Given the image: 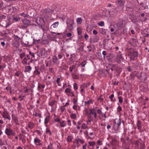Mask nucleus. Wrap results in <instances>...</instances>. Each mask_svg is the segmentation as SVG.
I'll return each mask as SVG.
<instances>
[{
	"label": "nucleus",
	"mask_w": 149,
	"mask_h": 149,
	"mask_svg": "<svg viewBox=\"0 0 149 149\" xmlns=\"http://www.w3.org/2000/svg\"><path fill=\"white\" fill-rule=\"evenodd\" d=\"M126 52L128 53L131 61L134 60L135 58L138 56V52L134 48H126Z\"/></svg>",
	"instance_id": "obj_1"
},
{
	"label": "nucleus",
	"mask_w": 149,
	"mask_h": 149,
	"mask_svg": "<svg viewBox=\"0 0 149 149\" xmlns=\"http://www.w3.org/2000/svg\"><path fill=\"white\" fill-rule=\"evenodd\" d=\"M125 2V0H116V3L118 5L120 6L121 8L119 9V10H118V7H117L116 8V11L118 12H120L123 9V6H124V3Z\"/></svg>",
	"instance_id": "obj_2"
},
{
	"label": "nucleus",
	"mask_w": 149,
	"mask_h": 149,
	"mask_svg": "<svg viewBox=\"0 0 149 149\" xmlns=\"http://www.w3.org/2000/svg\"><path fill=\"white\" fill-rule=\"evenodd\" d=\"M74 20L71 19H68L66 22V24L68 29L70 31L73 30V25L74 24Z\"/></svg>",
	"instance_id": "obj_3"
},
{
	"label": "nucleus",
	"mask_w": 149,
	"mask_h": 149,
	"mask_svg": "<svg viewBox=\"0 0 149 149\" xmlns=\"http://www.w3.org/2000/svg\"><path fill=\"white\" fill-rule=\"evenodd\" d=\"M2 117L5 119H7L9 120H11V118L9 113L6 111H5L3 112L2 114Z\"/></svg>",
	"instance_id": "obj_4"
},
{
	"label": "nucleus",
	"mask_w": 149,
	"mask_h": 149,
	"mask_svg": "<svg viewBox=\"0 0 149 149\" xmlns=\"http://www.w3.org/2000/svg\"><path fill=\"white\" fill-rule=\"evenodd\" d=\"M40 54L41 56L43 57H45L47 54V51L45 50V49H42L40 51Z\"/></svg>",
	"instance_id": "obj_5"
},
{
	"label": "nucleus",
	"mask_w": 149,
	"mask_h": 149,
	"mask_svg": "<svg viewBox=\"0 0 149 149\" xmlns=\"http://www.w3.org/2000/svg\"><path fill=\"white\" fill-rule=\"evenodd\" d=\"M131 41L133 42V46H138L139 45V43L138 42V40L135 38H132Z\"/></svg>",
	"instance_id": "obj_6"
},
{
	"label": "nucleus",
	"mask_w": 149,
	"mask_h": 149,
	"mask_svg": "<svg viewBox=\"0 0 149 149\" xmlns=\"http://www.w3.org/2000/svg\"><path fill=\"white\" fill-rule=\"evenodd\" d=\"M146 74L145 73H143V74L142 72H141L139 75L138 76V78L142 80H143L144 81H145L146 79Z\"/></svg>",
	"instance_id": "obj_7"
},
{
	"label": "nucleus",
	"mask_w": 149,
	"mask_h": 149,
	"mask_svg": "<svg viewBox=\"0 0 149 149\" xmlns=\"http://www.w3.org/2000/svg\"><path fill=\"white\" fill-rule=\"evenodd\" d=\"M130 19L132 22L135 23L137 22V18L136 16L133 15H130Z\"/></svg>",
	"instance_id": "obj_8"
},
{
	"label": "nucleus",
	"mask_w": 149,
	"mask_h": 149,
	"mask_svg": "<svg viewBox=\"0 0 149 149\" xmlns=\"http://www.w3.org/2000/svg\"><path fill=\"white\" fill-rule=\"evenodd\" d=\"M22 21L23 23L27 25V26L30 25V21L26 19H22Z\"/></svg>",
	"instance_id": "obj_9"
},
{
	"label": "nucleus",
	"mask_w": 149,
	"mask_h": 149,
	"mask_svg": "<svg viewBox=\"0 0 149 149\" xmlns=\"http://www.w3.org/2000/svg\"><path fill=\"white\" fill-rule=\"evenodd\" d=\"M36 23L38 25L40 26L42 24H43L45 23V22L43 18L40 17L38 21L37 20Z\"/></svg>",
	"instance_id": "obj_10"
},
{
	"label": "nucleus",
	"mask_w": 149,
	"mask_h": 149,
	"mask_svg": "<svg viewBox=\"0 0 149 149\" xmlns=\"http://www.w3.org/2000/svg\"><path fill=\"white\" fill-rule=\"evenodd\" d=\"M13 130L10 128H7L5 130V133L8 136L11 135V134Z\"/></svg>",
	"instance_id": "obj_11"
},
{
	"label": "nucleus",
	"mask_w": 149,
	"mask_h": 149,
	"mask_svg": "<svg viewBox=\"0 0 149 149\" xmlns=\"http://www.w3.org/2000/svg\"><path fill=\"white\" fill-rule=\"evenodd\" d=\"M41 141L38 139L36 138L34 139V142L35 144L37 146H41L42 143H40Z\"/></svg>",
	"instance_id": "obj_12"
},
{
	"label": "nucleus",
	"mask_w": 149,
	"mask_h": 149,
	"mask_svg": "<svg viewBox=\"0 0 149 149\" xmlns=\"http://www.w3.org/2000/svg\"><path fill=\"white\" fill-rule=\"evenodd\" d=\"M19 136L20 139H21V141L22 143H24L26 142V140L25 139V136L22 133H20L19 134Z\"/></svg>",
	"instance_id": "obj_13"
},
{
	"label": "nucleus",
	"mask_w": 149,
	"mask_h": 149,
	"mask_svg": "<svg viewBox=\"0 0 149 149\" xmlns=\"http://www.w3.org/2000/svg\"><path fill=\"white\" fill-rule=\"evenodd\" d=\"M121 120L120 118L119 119H116L114 120V123H115L117 125H118L119 126L121 124Z\"/></svg>",
	"instance_id": "obj_14"
},
{
	"label": "nucleus",
	"mask_w": 149,
	"mask_h": 149,
	"mask_svg": "<svg viewBox=\"0 0 149 149\" xmlns=\"http://www.w3.org/2000/svg\"><path fill=\"white\" fill-rule=\"evenodd\" d=\"M41 28L44 31H47L48 29V28L47 26L45 25V23L40 26Z\"/></svg>",
	"instance_id": "obj_15"
},
{
	"label": "nucleus",
	"mask_w": 149,
	"mask_h": 149,
	"mask_svg": "<svg viewBox=\"0 0 149 149\" xmlns=\"http://www.w3.org/2000/svg\"><path fill=\"white\" fill-rule=\"evenodd\" d=\"M59 24L58 22H57L53 23L51 25V28H56L58 26Z\"/></svg>",
	"instance_id": "obj_16"
},
{
	"label": "nucleus",
	"mask_w": 149,
	"mask_h": 149,
	"mask_svg": "<svg viewBox=\"0 0 149 149\" xmlns=\"http://www.w3.org/2000/svg\"><path fill=\"white\" fill-rule=\"evenodd\" d=\"M45 87V85L44 84L42 85L40 84H38V90L40 91H43V90L42 89V88H44Z\"/></svg>",
	"instance_id": "obj_17"
},
{
	"label": "nucleus",
	"mask_w": 149,
	"mask_h": 149,
	"mask_svg": "<svg viewBox=\"0 0 149 149\" xmlns=\"http://www.w3.org/2000/svg\"><path fill=\"white\" fill-rule=\"evenodd\" d=\"M31 67L29 66H27L25 68L24 71L25 72H30L31 70Z\"/></svg>",
	"instance_id": "obj_18"
},
{
	"label": "nucleus",
	"mask_w": 149,
	"mask_h": 149,
	"mask_svg": "<svg viewBox=\"0 0 149 149\" xmlns=\"http://www.w3.org/2000/svg\"><path fill=\"white\" fill-rule=\"evenodd\" d=\"M110 70L109 69L108 70H107L106 72L108 74V75L109 76V77L111 78L112 76V73L113 72L112 71H110Z\"/></svg>",
	"instance_id": "obj_19"
},
{
	"label": "nucleus",
	"mask_w": 149,
	"mask_h": 149,
	"mask_svg": "<svg viewBox=\"0 0 149 149\" xmlns=\"http://www.w3.org/2000/svg\"><path fill=\"white\" fill-rule=\"evenodd\" d=\"M136 125L138 127V129H141L142 127L141 125V121L140 120H138Z\"/></svg>",
	"instance_id": "obj_20"
},
{
	"label": "nucleus",
	"mask_w": 149,
	"mask_h": 149,
	"mask_svg": "<svg viewBox=\"0 0 149 149\" xmlns=\"http://www.w3.org/2000/svg\"><path fill=\"white\" fill-rule=\"evenodd\" d=\"M76 22L77 24H80L82 22V19L81 17L77 18L76 19Z\"/></svg>",
	"instance_id": "obj_21"
},
{
	"label": "nucleus",
	"mask_w": 149,
	"mask_h": 149,
	"mask_svg": "<svg viewBox=\"0 0 149 149\" xmlns=\"http://www.w3.org/2000/svg\"><path fill=\"white\" fill-rule=\"evenodd\" d=\"M117 140L115 139H113L110 142L112 146H114L117 142Z\"/></svg>",
	"instance_id": "obj_22"
},
{
	"label": "nucleus",
	"mask_w": 149,
	"mask_h": 149,
	"mask_svg": "<svg viewBox=\"0 0 149 149\" xmlns=\"http://www.w3.org/2000/svg\"><path fill=\"white\" fill-rule=\"evenodd\" d=\"M140 149H144L145 148V145L144 143H141L139 145Z\"/></svg>",
	"instance_id": "obj_23"
},
{
	"label": "nucleus",
	"mask_w": 149,
	"mask_h": 149,
	"mask_svg": "<svg viewBox=\"0 0 149 149\" xmlns=\"http://www.w3.org/2000/svg\"><path fill=\"white\" fill-rule=\"evenodd\" d=\"M34 75H38L40 74V72L38 70H35L33 72Z\"/></svg>",
	"instance_id": "obj_24"
},
{
	"label": "nucleus",
	"mask_w": 149,
	"mask_h": 149,
	"mask_svg": "<svg viewBox=\"0 0 149 149\" xmlns=\"http://www.w3.org/2000/svg\"><path fill=\"white\" fill-rule=\"evenodd\" d=\"M89 146H92L93 148H94V146L95 145V143L94 141L93 142H88Z\"/></svg>",
	"instance_id": "obj_25"
},
{
	"label": "nucleus",
	"mask_w": 149,
	"mask_h": 149,
	"mask_svg": "<svg viewBox=\"0 0 149 149\" xmlns=\"http://www.w3.org/2000/svg\"><path fill=\"white\" fill-rule=\"evenodd\" d=\"M50 119V117L49 116H47L45 120V124H46L48 123Z\"/></svg>",
	"instance_id": "obj_26"
},
{
	"label": "nucleus",
	"mask_w": 149,
	"mask_h": 149,
	"mask_svg": "<svg viewBox=\"0 0 149 149\" xmlns=\"http://www.w3.org/2000/svg\"><path fill=\"white\" fill-rule=\"evenodd\" d=\"M29 127L30 128H32L34 126V124L31 122H29L28 125Z\"/></svg>",
	"instance_id": "obj_27"
},
{
	"label": "nucleus",
	"mask_w": 149,
	"mask_h": 149,
	"mask_svg": "<svg viewBox=\"0 0 149 149\" xmlns=\"http://www.w3.org/2000/svg\"><path fill=\"white\" fill-rule=\"evenodd\" d=\"M13 120H14V121L18 125V120L17 119V118L15 116V117L13 118H12Z\"/></svg>",
	"instance_id": "obj_28"
},
{
	"label": "nucleus",
	"mask_w": 149,
	"mask_h": 149,
	"mask_svg": "<svg viewBox=\"0 0 149 149\" xmlns=\"http://www.w3.org/2000/svg\"><path fill=\"white\" fill-rule=\"evenodd\" d=\"M90 113L88 115V116L89 117H90L91 118V114H92V115H94V114L95 113V111H92V109L90 110Z\"/></svg>",
	"instance_id": "obj_29"
},
{
	"label": "nucleus",
	"mask_w": 149,
	"mask_h": 149,
	"mask_svg": "<svg viewBox=\"0 0 149 149\" xmlns=\"http://www.w3.org/2000/svg\"><path fill=\"white\" fill-rule=\"evenodd\" d=\"M119 126L118 125H117L115 123H114V125H113V128L114 130L116 131L117 130L118 128H119Z\"/></svg>",
	"instance_id": "obj_30"
},
{
	"label": "nucleus",
	"mask_w": 149,
	"mask_h": 149,
	"mask_svg": "<svg viewBox=\"0 0 149 149\" xmlns=\"http://www.w3.org/2000/svg\"><path fill=\"white\" fill-rule=\"evenodd\" d=\"M72 139V136H69L67 138V141L68 142H71Z\"/></svg>",
	"instance_id": "obj_31"
},
{
	"label": "nucleus",
	"mask_w": 149,
	"mask_h": 149,
	"mask_svg": "<svg viewBox=\"0 0 149 149\" xmlns=\"http://www.w3.org/2000/svg\"><path fill=\"white\" fill-rule=\"evenodd\" d=\"M33 115L35 116H38L40 118H42V117L41 114L40 113H37L36 112H35L34 113H33Z\"/></svg>",
	"instance_id": "obj_32"
},
{
	"label": "nucleus",
	"mask_w": 149,
	"mask_h": 149,
	"mask_svg": "<svg viewBox=\"0 0 149 149\" xmlns=\"http://www.w3.org/2000/svg\"><path fill=\"white\" fill-rule=\"evenodd\" d=\"M22 63L24 64H27V60L26 58H24L22 61Z\"/></svg>",
	"instance_id": "obj_33"
},
{
	"label": "nucleus",
	"mask_w": 149,
	"mask_h": 149,
	"mask_svg": "<svg viewBox=\"0 0 149 149\" xmlns=\"http://www.w3.org/2000/svg\"><path fill=\"white\" fill-rule=\"evenodd\" d=\"M65 121H63L62 122H61V121L60 123V126L61 127H64L66 125V124L65 123Z\"/></svg>",
	"instance_id": "obj_34"
},
{
	"label": "nucleus",
	"mask_w": 149,
	"mask_h": 149,
	"mask_svg": "<svg viewBox=\"0 0 149 149\" xmlns=\"http://www.w3.org/2000/svg\"><path fill=\"white\" fill-rule=\"evenodd\" d=\"M70 117L72 118L75 119L76 118L77 116L75 114L72 113Z\"/></svg>",
	"instance_id": "obj_35"
},
{
	"label": "nucleus",
	"mask_w": 149,
	"mask_h": 149,
	"mask_svg": "<svg viewBox=\"0 0 149 149\" xmlns=\"http://www.w3.org/2000/svg\"><path fill=\"white\" fill-rule=\"evenodd\" d=\"M77 142V143H78L79 142H80V143H84V141H83L81 139H76Z\"/></svg>",
	"instance_id": "obj_36"
},
{
	"label": "nucleus",
	"mask_w": 149,
	"mask_h": 149,
	"mask_svg": "<svg viewBox=\"0 0 149 149\" xmlns=\"http://www.w3.org/2000/svg\"><path fill=\"white\" fill-rule=\"evenodd\" d=\"M6 17V16L3 15L0 16V20L1 21L3 19H5Z\"/></svg>",
	"instance_id": "obj_37"
},
{
	"label": "nucleus",
	"mask_w": 149,
	"mask_h": 149,
	"mask_svg": "<svg viewBox=\"0 0 149 149\" xmlns=\"http://www.w3.org/2000/svg\"><path fill=\"white\" fill-rule=\"evenodd\" d=\"M55 102V100H52L51 102H50L49 104V106H53L54 104V103Z\"/></svg>",
	"instance_id": "obj_38"
},
{
	"label": "nucleus",
	"mask_w": 149,
	"mask_h": 149,
	"mask_svg": "<svg viewBox=\"0 0 149 149\" xmlns=\"http://www.w3.org/2000/svg\"><path fill=\"white\" fill-rule=\"evenodd\" d=\"M75 68V66L74 65H73L71 66L70 67V70L71 72H72V71Z\"/></svg>",
	"instance_id": "obj_39"
},
{
	"label": "nucleus",
	"mask_w": 149,
	"mask_h": 149,
	"mask_svg": "<svg viewBox=\"0 0 149 149\" xmlns=\"http://www.w3.org/2000/svg\"><path fill=\"white\" fill-rule=\"evenodd\" d=\"M21 15L24 17H28L29 15L26 14H25L24 13H22L21 14Z\"/></svg>",
	"instance_id": "obj_40"
},
{
	"label": "nucleus",
	"mask_w": 149,
	"mask_h": 149,
	"mask_svg": "<svg viewBox=\"0 0 149 149\" xmlns=\"http://www.w3.org/2000/svg\"><path fill=\"white\" fill-rule=\"evenodd\" d=\"M52 144L50 143L49 144L48 146L47 149H53L52 147Z\"/></svg>",
	"instance_id": "obj_41"
},
{
	"label": "nucleus",
	"mask_w": 149,
	"mask_h": 149,
	"mask_svg": "<svg viewBox=\"0 0 149 149\" xmlns=\"http://www.w3.org/2000/svg\"><path fill=\"white\" fill-rule=\"evenodd\" d=\"M119 102L120 103H122L123 102V99L122 97L121 96H119L118 97Z\"/></svg>",
	"instance_id": "obj_42"
},
{
	"label": "nucleus",
	"mask_w": 149,
	"mask_h": 149,
	"mask_svg": "<svg viewBox=\"0 0 149 149\" xmlns=\"http://www.w3.org/2000/svg\"><path fill=\"white\" fill-rule=\"evenodd\" d=\"M114 95L113 94H112L109 97V98L110 99L111 102H113L115 101L114 100H113V98L114 97Z\"/></svg>",
	"instance_id": "obj_43"
},
{
	"label": "nucleus",
	"mask_w": 149,
	"mask_h": 149,
	"mask_svg": "<svg viewBox=\"0 0 149 149\" xmlns=\"http://www.w3.org/2000/svg\"><path fill=\"white\" fill-rule=\"evenodd\" d=\"M25 56V54L24 53H22L20 54V58L21 59H22Z\"/></svg>",
	"instance_id": "obj_44"
},
{
	"label": "nucleus",
	"mask_w": 149,
	"mask_h": 149,
	"mask_svg": "<svg viewBox=\"0 0 149 149\" xmlns=\"http://www.w3.org/2000/svg\"><path fill=\"white\" fill-rule=\"evenodd\" d=\"M86 61H84L83 62L81 63V65L82 66V67H84L85 65H86Z\"/></svg>",
	"instance_id": "obj_45"
},
{
	"label": "nucleus",
	"mask_w": 149,
	"mask_h": 149,
	"mask_svg": "<svg viewBox=\"0 0 149 149\" xmlns=\"http://www.w3.org/2000/svg\"><path fill=\"white\" fill-rule=\"evenodd\" d=\"M98 24L100 26H104V22L103 21H101L100 22L98 23Z\"/></svg>",
	"instance_id": "obj_46"
},
{
	"label": "nucleus",
	"mask_w": 149,
	"mask_h": 149,
	"mask_svg": "<svg viewBox=\"0 0 149 149\" xmlns=\"http://www.w3.org/2000/svg\"><path fill=\"white\" fill-rule=\"evenodd\" d=\"M74 88L75 90H76L78 89L77 84L76 83H74Z\"/></svg>",
	"instance_id": "obj_47"
},
{
	"label": "nucleus",
	"mask_w": 149,
	"mask_h": 149,
	"mask_svg": "<svg viewBox=\"0 0 149 149\" xmlns=\"http://www.w3.org/2000/svg\"><path fill=\"white\" fill-rule=\"evenodd\" d=\"M118 104L119 105V106L118 107V108H117V111H118L120 112V111H121L122 110V109L121 107L119 106V104L118 103Z\"/></svg>",
	"instance_id": "obj_48"
},
{
	"label": "nucleus",
	"mask_w": 149,
	"mask_h": 149,
	"mask_svg": "<svg viewBox=\"0 0 149 149\" xmlns=\"http://www.w3.org/2000/svg\"><path fill=\"white\" fill-rule=\"evenodd\" d=\"M14 39L15 40H19L20 39V38L17 36L14 35Z\"/></svg>",
	"instance_id": "obj_49"
},
{
	"label": "nucleus",
	"mask_w": 149,
	"mask_h": 149,
	"mask_svg": "<svg viewBox=\"0 0 149 149\" xmlns=\"http://www.w3.org/2000/svg\"><path fill=\"white\" fill-rule=\"evenodd\" d=\"M65 92L67 93H70L71 92V90H70V89L68 88H67L65 90Z\"/></svg>",
	"instance_id": "obj_50"
},
{
	"label": "nucleus",
	"mask_w": 149,
	"mask_h": 149,
	"mask_svg": "<svg viewBox=\"0 0 149 149\" xmlns=\"http://www.w3.org/2000/svg\"><path fill=\"white\" fill-rule=\"evenodd\" d=\"M97 143L99 145H101L102 144V142L99 140L97 141Z\"/></svg>",
	"instance_id": "obj_51"
},
{
	"label": "nucleus",
	"mask_w": 149,
	"mask_h": 149,
	"mask_svg": "<svg viewBox=\"0 0 149 149\" xmlns=\"http://www.w3.org/2000/svg\"><path fill=\"white\" fill-rule=\"evenodd\" d=\"M144 34H146L147 33H148L149 32V29H145L144 31Z\"/></svg>",
	"instance_id": "obj_52"
},
{
	"label": "nucleus",
	"mask_w": 149,
	"mask_h": 149,
	"mask_svg": "<svg viewBox=\"0 0 149 149\" xmlns=\"http://www.w3.org/2000/svg\"><path fill=\"white\" fill-rule=\"evenodd\" d=\"M65 107H64L63 106V107H61V108L60 109L61 110V111L63 112L64 111L65 109Z\"/></svg>",
	"instance_id": "obj_53"
},
{
	"label": "nucleus",
	"mask_w": 149,
	"mask_h": 149,
	"mask_svg": "<svg viewBox=\"0 0 149 149\" xmlns=\"http://www.w3.org/2000/svg\"><path fill=\"white\" fill-rule=\"evenodd\" d=\"M13 20L14 22L17 21L18 19L17 17H13Z\"/></svg>",
	"instance_id": "obj_54"
},
{
	"label": "nucleus",
	"mask_w": 149,
	"mask_h": 149,
	"mask_svg": "<svg viewBox=\"0 0 149 149\" xmlns=\"http://www.w3.org/2000/svg\"><path fill=\"white\" fill-rule=\"evenodd\" d=\"M84 37L86 40H87L88 37V35L86 33L84 35Z\"/></svg>",
	"instance_id": "obj_55"
},
{
	"label": "nucleus",
	"mask_w": 149,
	"mask_h": 149,
	"mask_svg": "<svg viewBox=\"0 0 149 149\" xmlns=\"http://www.w3.org/2000/svg\"><path fill=\"white\" fill-rule=\"evenodd\" d=\"M54 120L56 122H61L60 119L58 118H57L54 119Z\"/></svg>",
	"instance_id": "obj_56"
},
{
	"label": "nucleus",
	"mask_w": 149,
	"mask_h": 149,
	"mask_svg": "<svg viewBox=\"0 0 149 149\" xmlns=\"http://www.w3.org/2000/svg\"><path fill=\"white\" fill-rule=\"evenodd\" d=\"M73 78L75 79H77L78 78V76L77 74H75L74 76H72Z\"/></svg>",
	"instance_id": "obj_57"
},
{
	"label": "nucleus",
	"mask_w": 149,
	"mask_h": 149,
	"mask_svg": "<svg viewBox=\"0 0 149 149\" xmlns=\"http://www.w3.org/2000/svg\"><path fill=\"white\" fill-rule=\"evenodd\" d=\"M97 101L101 102L103 100V99L102 98H99L97 99Z\"/></svg>",
	"instance_id": "obj_58"
},
{
	"label": "nucleus",
	"mask_w": 149,
	"mask_h": 149,
	"mask_svg": "<svg viewBox=\"0 0 149 149\" xmlns=\"http://www.w3.org/2000/svg\"><path fill=\"white\" fill-rule=\"evenodd\" d=\"M120 69V68H118L117 67V66L116 67L115 69V70L117 72H119V70Z\"/></svg>",
	"instance_id": "obj_59"
},
{
	"label": "nucleus",
	"mask_w": 149,
	"mask_h": 149,
	"mask_svg": "<svg viewBox=\"0 0 149 149\" xmlns=\"http://www.w3.org/2000/svg\"><path fill=\"white\" fill-rule=\"evenodd\" d=\"M29 54L31 55L33 57H35L34 54L33 53H32L30 51L29 52Z\"/></svg>",
	"instance_id": "obj_60"
},
{
	"label": "nucleus",
	"mask_w": 149,
	"mask_h": 149,
	"mask_svg": "<svg viewBox=\"0 0 149 149\" xmlns=\"http://www.w3.org/2000/svg\"><path fill=\"white\" fill-rule=\"evenodd\" d=\"M92 101V100L91 99L89 101H88L87 102L86 101L85 102V104L87 103L88 104H89L90 103V102H91V101Z\"/></svg>",
	"instance_id": "obj_61"
},
{
	"label": "nucleus",
	"mask_w": 149,
	"mask_h": 149,
	"mask_svg": "<svg viewBox=\"0 0 149 149\" xmlns=\"http://www.w3.org/2000/svg\"><path fill=\"white\" fill-rule=\"evenodd\" d=\"M77 33L78 35H80L81 34L82 31L81 30H78V29H77Z\"/></svg>",
	"instance_id": "obj_62"
},
{
	"label": "nucleus",
	"mask_w": 149,
	"mask_h": 149,
	"mask_svg": "<svg viewBox=\"0 0 149 149\" xmlns=\"http://www.w3.org/2000/svg\"><path fill=\"white\" fill-rule=\"evenodd\" d=\"M68 122V125L69 126H70L71 125V121L70 120H68L67 121Z\"/></svg>",
	"instance_id": "obj_63"
},
{
	"label": "nucleus",
	"mask_w": 149,
	"mask_h": 149,
	"mask_svg": "<svg viewBox=\"0 0 149 149\" xmlns=\"http://www.w3.org/2000/svg\"><path fill=\"white\" fill-rule=\"evenodd\" d=\"M72 36V34L71 33H68L67 34H66V36H67V37H70V36Z\"/></svg>",
	"instance_id": "obj_64"
}]
</instances>
